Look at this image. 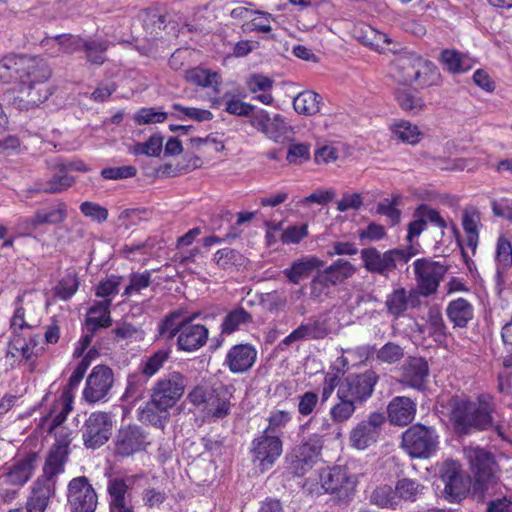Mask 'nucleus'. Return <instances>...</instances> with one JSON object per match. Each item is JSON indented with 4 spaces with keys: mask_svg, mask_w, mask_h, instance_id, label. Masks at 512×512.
<instances>
[{
    "mask_svg": "<svg viewBox=\"0 0 512 512\" xmlns=\"http://www.w3.org/2000/svg\"><path fill=\"white\" fill-rule=\"evenodd\" d=\"M447 407L454 429L460 435L487 430L493 424L494 409L488 401H471L466 396L456 395L448 400Z\"/></svg>",
    "mask_w": 512,
    "mask_h": 512,
    "instance_id": "obj_1",
    "label": "nucleus"
},
{
    "mask_svg": "<svg viewBox=\"0 0 512 512\" xmlns=\"http://www.w3.org/2000/svg\"><path fill=\"white\" fill-rule=\"evenodd\" d=\"M393 75L403 84H417L419 87H429L436 84L440 78L437 67L420 55L404 51L392 61Z\"/></svg>",
    "mask_w": 512,
    "mask_h": 512,
    "instance_id": "obj_2",
    "label": "nucleus"
},
{
    "mask_svg": "<svg viewBox=\"0 0 512 512\" xmlns=\"http://www.w3.org/2000/svg\"><path fill=\"white\" fill-rule=\"evenodd\" d=\"M464 455L475 478L474 490L484 492L496 483L499 466L492 452L479 446L464 448Z\"/></svg>",
    "mask_w": 512,
    "mask_h": 512,
    "instance_id": "obj_3",
    "label": "nucleus"
},
{
    "mask_svg": "<svg viewBox=\"0 0 512 512\" xmlns=\"http://www.w3.org/2000/svg\"><path fill=\"white\" fill-rule=\"evenodd\" d=\"M438 438L434 428L414 424L402 434L401 447L411 458L427 459L436 452Z\"/></svg>",
    "mask_w": 512,
    "mask_h": 512,
    "instance_id": "obj_4",
    "label": "nucleus"
},
{
    "mask_svg": "<svg viewBox=\"0 0 512 512\" xmlns=\"http://www.w3.org/2000/svg\"><path fill=\"white\" fill-rule=\"evenodd\" d=\"M417 252L413 246L405 249H391L384 253L376 248H366L361 251V258L369 272L388 277L396 269L397 262L407 263Z\"/></svg>",
    "mask_w": 512,
    "mask_h": 512,
    "instance_id": "obj_5",
    "label": "nucleus"
},
{
    "mask_svg": "<svg viewBox=\"0 0 512 512\" xmlns=\"http://www.w3.org/2000/svg\"><path fill=\"white\" fill-rule=\"evenodd\" d=\"M321 487L337 502L350 501L355 493L356 478L343 466H334L321 471Z\"/></svg>",
    "mask_w": 512,
    "mask_h": 512,
    "instance_id": "obj_6",
    "label": "nucleus"
},
{
    "mask_svg": "<svg viewBox=\"0 0 512 512\" xmlns=\"http://www.w3.org/2000/svg\"><path fill=\"white\" fill-rule=\"evenodd\" d=\"M53 416L49 432H54L55 443L50 448L43 468H46L47 474H61L65 470V464L70 454V444L72 441V431L62 427V423L56 424Z\"/></svg>",
    "mask_w": 512,
    "mask_h": 512,
    "instance_id": "obj_7",
    "label": "nucleus"
},
{
    "mask_svg": "<svg viewBox=\"0 0 512 512\" xmlns=\"http://www.w3.org/2000/svg\"><path fill=\"white\" fill-rule=\"evenodd\" d=\"M187 381L177 371L170 372L160 378L151 390L153 403L162 411H168L183 396Z\"/></svg>",
    "mask_w": 512,
    "mask_h": 512,
    "instance_id": "obj_8",
    "label": "nucleus"
},
{
    "mask_svg": "<svg viewBox=\"0 0 512 512\" xmlns=\"http://www.w3.org/2000/svg\"><path fill=\"white\" fill-rule=\"evenodd\" d=\"M413 266L419 294L423 297L436 294L449 266L428 258L417 259Z\"/></svg>",
    "mask_w": 512,
    "mask_h": 512,
    "instance_id": "obj_9",
    "label": "nucleus"
},
{
    "mask_svg": "<svg viewBox=\"0 0 512 512\" xmlns=\"http://www.w3.org/2000/svg\"><path fill=\"white\" fill-rule=\"evenodd\" d=\"M282 451L283 444L280 437L263 431L252 441V462L261 472H265L272 468Z\"/></svg>",
    "mask_w": 512,
    "mask_h": 512,
    "instance_id": "obj_10",
    "label": "nucleus"
},
{
    "mask_svg": "<svg viewBox=\"0 0 512 512\" xmlns=\"http://www.w3.org/2000/svg\"><path fill=\"white\" fill-rule=\"evenodd\" d=\"M444 482L443 495L449 502H460L469 492L470 480L461 472V465L455 460L444 461L440 468Z\"/></svg>",
    "mask_w": 512,
    "mask_h": 512,
    "instance_id": "obj_11",
    "label": "nucleus"
},
{
    "mask_svg": "<svg viewBox=\"0 0 512 512\" xmlns=\"http://www.w3.org/2000/svg\"><path fill=\"white\" fill-rule=\"evenodd\" d=\"M379 375L373 370L347 376L339 385L338 390L348 398L361 405L373 394Z\"/></svg>",
    "mask_w": 512,
    "mask_h": 512,
    "instance_id": "obj_12",
    "label": "nucleus"
},
{
    "mask_svg": "<svg viewBox=\"0 0 512 512\" xmlns=\"http://www.w3.org/2000/svg\"><path fill=\"white\" fill-rule=\"evenodd\" d=\"M67 499L71 512H94L98 504L97 494L85 476L69 482Z\"/></svg>",
    "mask_w": 512,
    "mask_h": 512,
    "instance_id": "obj_13",
    "label": "nucleus"
},
{
    "mask_svg": "<svg viewBox=\"0 0 512 512\" xmlns=\"http://www.w3.org/2000/svg\"><path fill=\"white\" fill-rule=\"evenodd\" d=\"M113 384V370L106 365H97L86 379L83 399L88 403L106 400Z\"/></svg>",
    "mask_w": 512,
    "mask_h": 512,
    "instance_id": "obj_14",
    "label": "nucleus"
},
{
    "mask_svg": "<svg viewBox=\"0 0 512 512\" xmlns=\"http://www.w3.org/2000/svg\"><path fill=\"white\" fill-rule=\"evenodd\" d=\"M52 93L51 86L20 82L17 89L7 94V98L11 106L28 111L45 102Z\"/></svg>",
    "mask_w": 512,
    "mask_h": 512,
    "instance_id": "obj_15",
    "label": "nucleus"
},
{
    "mask_svg": "<svg viewBox=\"0 0 512 512\" xmlns=\"http://www.w3.org/2000/svg\"><path fill=\"white\" fill-rule=\"evenodd\" d=\"M113 422L106 412H93L85 421L82 437L87 448H98L104 445L112 433Z\"/></svg>",
    "mask_w": 512,
    "mask_h": 512,
    "instance_id": "obj_16",
    "label": "nucleus"
},
{
    "mask_svg": "<svg viewBox=\"0 0 512 512\" xmlns=\"http://www.w3.org/2000/svg\"><path fill=\"white\" fill-rule=\"evenodd\" d=\"M385 418L383 414L373 412L357 423L350 431L349 441L352 447L364 450L376 443Z\"/></svg>",
    "mask_w": 512,
    "mask_h": 512,
    "instance_id": "obj_17",
    "label": "nucleus"
},
{
    "mask_svg": "<svg viewBox=\"0 0 512 512\" xmlns=\"http://www.w3.org/2000/svg\"><path fill=\"white\" fill-rule=\"evenodd\" d=\"M151 444L148 435L137 425L121 427L115 437V453L122 457H129L145 451Z\"/></svg>",
    "mask_w": 512,
    "mask_h": 512,
    "instance_id": "obj_18",
    "label": "nucleus"
},
{
    "mask_svg": "<svg viewBox=\"0 0 512 512\" xmlns=\"http://www.w3.org/2000/svg\"><path fill=\"white\" fill-rule=\"evenodd\" d=\"M323 441L317 434L311 435L307 441L293 449L291 454V469L298 475H304L320 457Z\"/></svg>",
    "mask_w": 512,
    "mask_h": 512,
    "instance_id": "obj_19",
    "label": "nucleus"
},
{
    "mask_svg": "<svg viewBox=\"0 0 512 512\" xmlns=\"http://www.w3.org/2000/svg\"><path fill=\"white\" fill-rule=\"evenodd\" d=\"M250 124L276 143H283L288 139L287 134L291 131V127L285 122L282 115H271L263 109L252 114Z\"/></svg>",
    "mask_w": 512,
    "mask_h": 512,
    "instance_id": "obj_20",
    "label": "nucleus"
},
{
    "mask_svg": "<svg viewBox=\"0 0 512 512\" xmlns=\"http://www.w3.org/2000/svg\"><path fill=\"white\" fill-rule=\"evenodd\" d=\"M53 174L47 180H37L33 187L29 188L30 193L57 194L66 191L75 182V178L67 174L66 163L56 160L50 167Z\"/></svg>",
    "mask_w": 512,
    "mask_h": 512,
    "instance_id": "obj_21",
    "label": "nucleus"
},
{
    "mask_svg": "<svg viewBox=\"0 0 512 512\" xmlns=\"http://www.w3.org/2000/svg\"><path fill=\"white\" fill-rule=\"evenodd\" d=\"M59 474H47L43 468V474L38 477L32 488V495L27 502V512H44L50 497L55 492L56 478Z\"/></svg>",
    "mask_w": 512,
    "mask_h": 512,
    "instance_id": "obj_22",
    "label": "nucleus"
},
{
    "mask_svg": "<svg viewBox=\"0 0 512 512\" xmlns=\"http://www.w3.org/2000/svg\"><path fill=\"white\" fill-rule=\"evenodd\" d=\"M257 359L256 348L249 343L233 345L227 352L224 364L234 374H242L249 371Z\"/></svg>",
    "mask_w": 512,
    "mask_h": 512,
    "instance_id": "obj_23",
    "label": "nucleus"
},
{
    "mask_svg": "<svg viewBox=\"0 0 512 512\" xmlns=\"http://www.w3.org/2000/svg\"><path fill=\"white\" fill-rule=\"evenodd\" d=\"M359 404L352 399L348 398L347 395L341 391H336V401L329 409L328 415L332 422L336 425V438L342 437L341 427L352 419Z\"/></svg>",
    "mask_w": 512,
    "mask_h": 512,
    "instance_id": "obj_24",
    "label": "nucleus"
},
{
    "mask_svg": "<svg viewBox=\"0 0 512 512\" xmlns=\"http://www.w3.org/2000/svg\"><path fill=\"white\" fill-rule=\"evenodd\" d=\"M429 374L428 363L423 358H411L402 367L399 382L416 390H422Z\"/></svg>",
    "mask_w": 512,
    "mask_h": 512,
    "instance_id": "obj_25",
    "label": "nucleus"
},
{
    "mask_svg": "<svg viewBox=\"0 0 512 512\" xmlns=\"http://www.w3.org/2000/svg\"><path fill=\"white\" fill-rule=\"evenodd\" d=\"M37 459V453H29L24 458L7 467L5 472L0 476L3 477V481H8L12 486L21 488L31 478L36 467Z\"/></svg>",
    "mask_w": 512,
    "mask_h": 512,
    "instance_id": "obj_26",
    "label": "nucleus"
},
{
    "mask_svg": "<svg viewBox=\"0 0 512 512\" xmlns=\"http://www.w3.org/2000/svg\"><path fill=\"white\" fill-rule=\"evenodd\" d=\"M84 377L74 372L71 374L67 385L64 387L62 394L58 400L55 401L51 414H55L54 421L56 424L63 423L67 415L73 409L74 390L78 387Z\"/></svg>",
    "mask_w": 512,
    "mask_h": 512,
    "instance_id": "obj_27",
    "label": "nucleus"
},
{
    "mask_svg": "<svg viewBox=\"0 0 512 512\" xmlns=\"http://www.w3.org/2000/svg\"><path fill=\"white\" fill-rule=\"evenodd\" d=\"M208 335L209 331L204 325L191 324L186 321L180 329L178 346L184 351L198 350L206 344Z\"/></svg>",
    "mask_w": 512,
    "mask_h": 512,
    "instance_id": "obj_28",
    "label": "nucleus"
},
{
    "mask_svg": "<svg viewBox=\"0 0 512 512\" xmlns=\"http://www.w3.org/2000/svg\"><path fill=\"white\" fill-rule=\"evenodd\" d=\"M391 424L404 426L412 422L416 414V403L405 396L394 397L387 407Z\"/></svg>",
    "mask_w": 512,
    "mask_h": 512,
    "instance_id": "obj_29",
    "label": "nucleus"
},
{
    "mask_svg": "<svg viewBox=\"0 0 512 512\" xmlns=\"http://www.w3.org/2000/svg\"><path fill=\"white\" fill-rule=\"evenodd\" d=\"M137 479V475L110 478L107 484V491L110 497L109 506L132 502L130 490Z\"/></svg>",
    "mask_w": 512,
    "mask_h": 512,
    "instance_id": "obj_30",
    "label": "nucleus"
},
{
    "mask_svg": "<svg viewBox=\"0 0 512 512\" xmlns=\"http://www.w3.org/2000/svg\"><path fill=\"white\" fill-rule=\"evenodd\" d=\"M323 266V261L315 256H305L293 261L290 267L283 270L284 276L292 284H299L307 279L313 270Z\"/></svg>",
    "mask_w": 512,
    "mask_h": 512,
    "instance_id": "obj_31",
    "label": "nucleus"
},
{
    "mask_svg": "<svg viewBox=\"0 0 512 512\" xmlns=\"http://www.w3.org/2000/svg\"><path fill=\"white\" fill-rule=\"evenodd\" d=\"M67 217V206L59 202L54 207L39 209L27 220L31 229H36L43 225H57L62 223Z\"/></svg>",
    "mask_w": 512,
    "mask_h": 512,
    "instance_id": "obj_32",
    "label": "nucleus"
},
{
    "mask_svg": "<svg viewBox=\"0 0 512 512\" xmlns=\"http://www.w3.org/2000/svg\"><path fill=\"white\" fill-rule=\"evenodd\" d=\"M111 299L96 302L87 313L86 327L89 332L94 333L99 328H106L111 325L110 317Z\"/></svg>",
    "mask_w": 512,
    "mask_h": 512,
    "instance_id": "obj_33",
    "label": "nucleus"
},
{
    "mask_svg": "<svg viewBox=\"0 0 512 512\" xmlns=\"http://www.w3.org/2000/svg\"><path fill=\"white\" fill-rule=\"evenodd\" d=\"M253 322L252 315L243 307H235L223 317L220 325L221 334L231 335Z\"/></svg>",
    "mask_w": 512,
    "mask_h": 512,
    "instance_id": "obj_34",
    "label": "nucleus"
},
{
    "mask_svg": "<svg viewBox=\"0 0 512 512\" xmlns=\"http://www.w3.org/2000/svg\"><path fill=\"white\" fill-rule=\"evenodd\" d=\"M440 60L445 68L453 74L465 73L472 69L475 63L467 55L451 49L443 50Z\"/></svg>",
    "mask_w": 512,
    "mask_h": 512,
    "instance_id": "obj_35",
    "label": "nucleus"
},
{
    "mask_svg": "<svg viewBox=\"0 0 512 512\" xmlns=\"http://www.w3.org/2000/svg\"><path fill=\"white\" fill-rule=\"evenodd\" d=\"M51 77V70L43 60L33 59L29 61L25 73L21 76L22 83L38 84L40 86H50L48 80Z\"/></svg>",
    "mask_w": 512,
    "mask_h": 512,
    "instance_id": "obj_36",
    "label": "nucleus"
},
{
    "mask_svg": "<svg viewBox=\"0 0 512 512\" xmlns=\"http://www.w3.org/2000/svg\"><path fill=\"white\" fill-rule=\"evenodd\" d=\"M446 314L448 319L457 327H466L473 318L472 305L463 298H458L449 303Z\"/></svg>",
    "mask_w": 512,
    "mask_h": 512,
    "instance_id": "obj_37",
    "label": "nucleus"
},
{
    "mask_svg": "<svg viewBox=\"0 0 512 512\" xmlns=\"http://www.w3.org/2000/svg\"><path fill=\"white\" fill-rule=\"evenodd\" d=\"M395 99L401 109L411 115L419 114L426 107L424 100L412 89H397L395 92Z\"/></svg>",
    "mask_w": 512,
    "mask_h": 512,
    "instance_id": "obj_38",
    "label": "nucleus"
},
{
    "mask_svg": "<svg viewBox=\"0 0 512 512\" xmlns=\"http://www.w3.org/2000/svg\"><path fill=\"white\" fill-rule=\"evenodd\" d=\"M410 294L403 287H398L389 293L385 300L387 313L395 318L402 316L409 307Z\"/></svg>",
    "mask_w": 512,
    "mask_h": 512,
    "instance_id": "obj_39",
    "label": "nucleus"
},
{
    "mask_svg": "<svg viewBox=\"0 0 512 512\" xmlns=\"http://www.w3.org/2000/svg\"><path fill=\"white\" fill-rule=\"evenodd\" d=\"M321 96L314 91H303L293 101V107L299 114L312 116L320 111Z\"/></svg>",
    "mask_w": 512,
    "mask_h": 512,
    "instance_id": "obj_40",
    "label": "nucleus"
},
{
    "mask_svg": "<svg viewBox=\"0 0 512 512\" xmlns=\"http://www.w3.org/2000/svg\"><path fill=\"white\" fill-rule=\"evenodd\" d=\"M356 268L347 260L338 259L322 271L332 285H337L350 278Z\"/></svg>",
    "mask_w": 512,
    "mask_h": 512,
    "instance_id": "obj_41",
    "label": "nucleus"
},
{
    "mask_svg": "<svg viewBox=\"0 0 512 512\" xmlns=\"http://www.w3.org/2000/svg\"><path fill=\"white\" fill-rule=\"evenodd\" d=\"M109 46L110 42L108 40L87 39L83 48L86 60L92 65H103L107 60L106 52Z\"/></svg>",
    "mask_w": 512,
    "mask_h": 512,
    "instance_id": "obj_42",
    "label": "nucleus"
},
{
    "mask_svg": "<svg viewBox=\"0 0 512 512\" xmlns=\"http://www.w3.org/2000/svg\"><path fill=\"white\" fill-rule=\"evenodd\" d=\"M147 380L141 374H131L127 378V385L122 400L134 405L137 401L142 400L146 392Z\"/></svg>",
    "mask_w": 512,
    "mask_h": 512,
    "instance_id": "obj_43",
    "label": "nucleus"
},
{
    "mask_svg": "<svg viewBox=\"0 0 512 512\" xmlns=\"http://www.w3.org/2000/svg\"><path fill=\"white\" fill-rule=\"evenodd\" d=\"M167 416V411L158 409V406L153 403L152 397L144 407L138 409V419L144 424H150L157 428L164 427Z\"/></svg>",
    "mask_w": 512,
    "mask_h": 512,
    "instance_id": "obj_44",
    "label": "nucleus"
},
{
    "mask_svg": "<svg viewBox=\"0 0 512 512\" xmlns=\"http://www.w3.org/2000/svg\"><path fill=\"white\" fill-rule=\"evenodd\" d=\"M206 408L208 412L216 418H223L229 414L230 402L224 387L213 389V394L210 396Z\"/></svg>",
    "mask_w": 512,
    "mask_h": 512,
    "instance_id": "obj_45",
    "label": "nucleus"
},
{
    "mask_svg": "<svg viewBox=\"0 0 512 512\" xmlns=\"http://www.w3.org/2000/svg\"><path fill=\"white\" fill-rule=\"evenodd\" d=\"M185 79L197 86L212 87L218 92L216 87L219 84L220 76L216 72H211L210 70L199 67L192 68L186 71Z\"/></svg>",
    "mask_w": 512,
    "mask_h": 512,
    "instance_id": "obj_46",
    "label": "nucleus"
},
{
    "mask_svg": "<svg viewBox=\"0 0 512 512\" xmlns=\"http://www.w3.org/2000/svg\"><path fill=\"white\" fill-rule=\"evenodd\" d=\"M424 491V486L415 479L402 478L397 481L395 486L396 495L405 501H416Z\"/></svg>",
    "mask_w": 512,
    "mask_h": 512,
    "instance_id": "obj_47",
    "label": "nucleus"
},
{
    "mask_svg": "<svg viewBox=\"0 0 512 512\" xmlns=\"http://www.w3.org/2000/svg\"><path fill=\"white\" fill-rule=\"evenodd\" d=\"M393 135L404 143L414 145L418 143L422 137V133L417 125L409 121H399L391 127Z\"/></svg>",
    "mask_w": 512,
    "mask_h": 512,
    "instance_id": "obj_48",
    "label": "nucleus"
},
{
    "mask_svg": "<svg viewBox=\"0 0 512 512\" xmlns=\"http://www.w3.org/2000/svg\"><path fill=\"white\" fill-rule=\"evenodd\" d=\"M169 355L170 350L168 349H160L153 353L142 362L140 366L141 374L146 378L154 376L163 367Z\"/></svg>",
    "mask_w": 512,
    "mask_h": 512,
    "instance_id": "obj_49",
    "label": "nucleus"
},
{
    "mask_svg": "<svg viewBox=\"0 0 512 512\" xmlns=\"http://www.w3.org/2000/svg\"><path fill=\"white\" fill-rule=\"evenodd\" d=\"M214 262L222 269H231L241 266L245 262L244 256L237 250L231 248H223L214 254Z\"/></svg>",
    "mask_w": 512,
    "mask_h": 512,
    "instance_id": "obj_50",
    "label": "nucleus"
},
{
    "mask_svg": "<svg viewBox=\"0 0 512 512\" xmlns=\"http://www.w3.org/2000/svg\"><path fill=\"white\" fill-rule=\"evenodd\" d=\"M87 39H82L77 36H73L70 34L57 35L51 39H47L46 41H42V43L49 44V42H53L59 46V49L68 54L75 53L77 51H81L84 48V44Z\"/></svg>",
    "mask_w": 512,
    "mask_h": 512,
    "instance_id": "obj_51",
    "label": "nucleus"
},
{
    "mask_svg": "<svg viewBox=\"0 0 512 512\" xmlns=\"http://www.w3.org/2000/svg\"><path fill=\"white\" fill-rule=\"evenodd\" d=\"M366 44L373 47L375 50L384 53L386 51L396 52V45L390 47L393 41L387 34L377 31L368 27L365 35Z\"/></svg>",
    "mask_w": 512,
    "mask_h": 512,
    "instance_id": "obj_52",
    "label": "nucleus"
},
{
    "mask_svg": "<svg viewBox=\"0 0 512 512\" xmlns=\"http://www.w3.org/2000/svg\"><path fill=\"white\" fill-rule=\"evenodd\" d=\"M172 108L178 113L175 114L179 120H193L197 122L210 121L213 119L211 111L195 107H185L180 104H173Z\"/></svg>",
    "mask_w": 512,
    "mask_h": 512,
    "instance_id": "obj_53",
    "label": "nucleus"
},
{
    "mask_svg": "<svg viewBox=\"0 0 512 512\" xmlns=\"http://www.w3.org/2000/svg\"><path fill=\"white\" fill-rule=\"evenodd\" d=\"M168 118V113L155 107H144L139 109L133 116L138 125L163 123Z\"/></svg>",
    "mask_w": 512,
    "mask_h": 512,
    "instance_id": "obj_54",
    "label": "nucleus"
},
{
    "mask_svg": "<svg viewBox=\"0 0 512 512\" xmlns=\"http://www.w3.org/2000/svg\"><path fill=\"white\" fill-rule=\"evenodd\" d=\"M497 273L500 274L512 265V246L504 237L497 241L496 248Z\"/></svg>",
    "mask_w": 512,
    "mask_h": 512,
    "instance_id": "obj_55",
    "label": "nucleus"
},
{
    "mask_svg": "<svg viewBox=\"0 0 512 512\" xmlns=\"http://www.w3.org/2000/svg\"><path fill=\"white\" fill-rule=\"evenodd\" d=\"M403 356V348L393 342H387L381 348L376 350V360L381 363L394 364L399 362Z\"/></svg>",
    "mask_w": 512,
    "mask_h": 512,
    "instance_id": "obj_56",
    "label": "nucleus"
},
{
    "mask_svg": "<svg viewBox=\"0 0 512 512\" xmlns=\"http://www.w3.org/2000/svg\"><path fill=\"white\" fill-rule=\"evenodd\" d=\"M163 148V137L160 135H152L144 143H136L132 148V153L135 155H147L157 157L160 155Z\"/></svg>",
    "mask_w": 512,
    "mask_h": 512,
    "instance_id": "obj_57",
    "label": "nucleus"
},
{
    "mask_svg": "<svg viewBox=\"0 0 512 512\" xmlns=\"http://www.w3.org/2000/svg\"><path fill=\"white\" fill-rule=\"evenodd\" d=\"M180 313L173 312L168 315L159 326V334L167 340L172 339L177 333L180 334V329L184 321H180Z\"/></svg>",
    "mask_w": 512,
    "mask_h": 512,
    "instance_id": "obj_58",
    "label": "nucleus"
},
{
    "mask_svg": "<svg viewBox=\"0 0 512 512\" xmlns=\"http://www.w3.org/2000/svg\"><path fill=\"white\" fill-rule=\"evenodd\" d=\"M395 490L392 489L391 486L383 485L377 487L371 495L372 503L376 504L379 507L385 508L393 506L396 497Z\"/></svg>",
    "mask_w": 512,
    "mask_h": 512,
    "instance_id": "obj_59",
    "label": "nucleus"
},
{
    "mask_svg": "<svg viewBox=\"0 0 512 512\" xmlns=\"http://www.w3.org/2000/svg\"><path fill=\"white\" fill-rule=\"evenodd\" d=\"M304 324L306 326L309 339H323L331 332L326 319L311 318Z\"/></svg>",
    "mask_w": 512,
    "mask_h": 512,
    "instance_id": "obj_60",
    "label": "nucleus"
},
{
    "mask_svg": "<svg viewBox=\"0 0 512 512\" xmlns=\"http://www.w3.org/2000/svg\"><path fill=\"white\" fill-rule=\"evenodd\" d=\"M78 286L77 277L75 275H67L56 286L55 294L62 300H68L76 293Z\"/></svg>",
    "mask_w": 512,
    "mask_h": 512,
    "instance_id": "obj_61",
    "label": "nucleus"
},
{
    "mask_svg": "<svg viewBox=\"0 0 512 512\" xmlns=\"http://www.w3.org/2000/svg\"><path fill=\"white\" fill-rule=\"evenodd\" d=\"M298 412L302 416H310L319 404V396L313 391H306L298 397Z\"/></svg>",
    "mask_w": 512,
    "mask_h": 512,
    "instance_id": "obj_62",
    "label": "nucleus"
},
{
    "mask_svg": "<svg viewBox=\"0 0 512 512\" xmlns=\"http://www.w3.org/2000/svg\"><path fill=\"white\" fill-rule=\"evenodd\" d=\"M342 380L339 374V370L337 371H329L325 374L322 389H321V402L325 403L332 395L334 390L341 385Z\"/></svg>",
    "mask_w": 512,
    "mask_h": 512,
    "instance_id": "obj_63",
    "label": "nucleus"
},
{
    "mask_svg": "<svg viewBox=\"0 0 512 512\" xmlns=\"http://www.w3.org/2000/svg\"><path fill=\"white\" fill-rule=\"evenodd\" d=\"M309 286L310 297L314 300H319L323 296H327L329 294L330 286H332V284L321 272L311 280Z\"/></svg>",
    "mask_w": 512,
    "mask_h": 512,
    "instance_id": "obj_64",
    "label": "nucleus"
}]
</instances>
